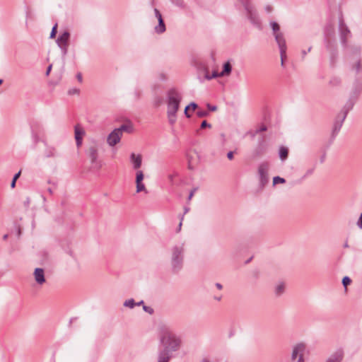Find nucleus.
<instances>
[{"label":"nucleus","instance_id":"1","mask_svg":"<svg viewBox=\"0 0 362 362\" xmlns=\"http://www.w3.org/2000/svg\"><path fill=\"white\" fill-rule=\"evenodd\" d=\"M182 339L171 331L167 326L160 327V362H168L173 354L178 351Z\"/></svg>","mask_w":362,"mask_h":362},{"label":"nucleus","instance_id":"2","mask_svg":"<svg viewBox=\"0 0 362 362\" xmlns=\"http://www.w3.org/2000/svg\"><path fill=\"white\" fill-rule=\"evenodd\" d=\"M181 100L182 96L177 90L172 88L167 92V115L171 125L174 124L177 120V112L179 110Z\"/></svg>","mask_w":362,"mask_h":362},{"label":"nucleus","instance_id":"3","mask_svg":"<svg viewBox=\"0 0 362 362\" xmlns=\"http://www.w3.org/2000/svg\"><path fill=\"white\" fill-rule=\"evenodd\" d=\"M184 244L175 245L171 250L170 264L174 272H177L182 268L184 262Z\"/></svg>","mask_w":362,"mask_h":362},{"label":"nucleus","instance_id":"4","mask_svg":"<svg viewBox=\"0 0 362 362\" xmlns=\"http://www.w3.org/2000/svg\"><path fill=\"white\" fill-rule=\"evenodd\" d=\"M362 92V80L356 78L353 82L349 94V99L344 105V107L347 110H351L354 107V104L357 101L360 94Z\"/></svg>","mask_w":362,"mask_h":362},{"label":"nucleus","instance_id":"5","mask_svg":"<svg viewBox=\"0 0 362 362\" xmlns=\"http://www.w3.org/2000/svg\"><path fill=\"white\" fill-rule=\"evenodd\" d=\"M86 153L91 164L90 170L95 172L99 171L103 165V162L98 158L97 146L95 145L90 146L88 148Z\"/></svg>","mask_w":362,"mask_h":362},{"label":"nucleus","instance_id":"6","mask_svg":"<svg viewBox=\"0 0 362 362\" xmlns=\"http://www.w3.org/2000/svg\"><path fill=\"white\" fill-rule=\"evenodd\" d=\"M305 351V345L299 343L293 346L290 362H304L303 355Z\"/></svg>","mask_w":362,"mask_h":362},{"label":"nucleus","instance_id":"7","mask_svg":"<svg viewBox=\"0 0 362 362\" xmlns=\"http://www.w3.org/2000/svg\"><path fill=\"white\" fill-rule=\"evenodd\" d=\"M360 52L361 51L359 48H355L350 62L351 69L356 74H358L362 71V63Z\"/></svg>","mask_w":362,"mask_h":362},{"label":"nucleus","instance_id":"8","mask_svg":"<svg viewBox=\"0 0 362 362\" xmlns=\"http://www.w3.org/2000/svg\"><path fill=\"white\" fill-rule=\"evenodd\" d=\"M269 165L267 162H263L259 165L258 175L261 188H263L269 182Z\"/></svg>","mask_w":362,"mask_h":362},{"label":"nucleus","instance_id":"9","mask_svg":"<svg viewBox=\"0 0 362 362\" xmlns=\"http://www.w3.org/2000/svg\"><path fill=\"white\" fill-rule=\"evenodd\" d=\"M245 9L247 11V16L250 21V22L258 28H261V22L258 17V15L256 11L253 8V7L248 3L246 2L244 4Z\"/></svg>","mask_w":362,"mask_h":362},{"label":"nucleus","instance_id":"10","mask_svg":"<svg viewBox=\"0 0 362 362\" xmlns=\"http://www.w3.org/2000/svg\"><path fill=\"white\" fill-rule=\"evenodd\" d=\"M70 37V33L68 31H64L63 33L60 34L56 42L60 49L62 50L64 55H66L68 51V45Z\"/></svg>","mask_w":362,"mask_h":362},{"label":"nucleus","instance_id":"11","mask_svg":"<svg viewBox=\"0 0 362 362\" xmlns=\"http://www.w3.org/2000/svg\"><path fill=\"white\" fill-rule=\"evenodd\" d=\"M349 111L350 110H347L346 108L343 107L341 112L337 115L334 122L332 131L333 135L337 134L340 131L342 124Z\"/></svg>","mask_w":362,"mask_h":362},{"label":"nucleus","instance_id":"12","mask_svg":"<svg viewBox=\"0 0 362 362\" xmlns=\"http://www.w3.org/2000/svg\"><path fill=\"white\" fill-rule=\"evenodd\" d=\"M276 42H277L279 47L281 65L284 66V60L286 57V45L282 33H279L276 35Z\"/></svg>","mask_w":362,"mask_h":362},{"label":"nucleus","instance_id":"13","mask_svg":"<svg viewBox=\"0 0 362 362\" xmlns=\"http://www.w3.org/2000/svg\"><path fill=\"white\" fill-rule=\"evenodd\" d=\"M144 178V173L141 170H137L136 172V193H139L141 192H144L146 194L148 193V191L145 187V185L143 183V180Z\"/></svg>","mask_w":362,"mask_h":362},{"label":"nucleus","instance_id":"14","mask_svg":"<svg viewBox=\"0 0 362 362\" xmlns=\"http://www.w3.org/2000/svg\"><path fill=\"white\" fill-rule=\"evenodd\" d=\"M339 28L340 31L341 42L344 45H346L347 43V37L350 35V30L344 24L342 18L339 19Z\"/></svg>","mask_w":362,"mask_h":362},{"label":"nucleus","instance_id":"15","mask_svg":"<svg viewBox=\"0 0 362 362\" xmlns=\"http://www.w3.org/2000/svg\"><path fill=\"white\" fill-rule=\"evenodd\" d=\"M119 129H114L107 138V143L110 146H114L118 144L122 138Z\"/></svg>","mask_w":362,"mask_h":362},{"label":"nucleus","instance_id":"16","mask_svg":"<svg viewBox=\"0 0 362 362\" xmlns=\"http://www.w3.org/2000/svg\"><path fill=\"white\" fill-rule=\"evenodd\" d=\"M344 352L342 349H339L332 353L324 362H341L344 359Z\"/></svg>","mask_w":362,"mask_h":362},{"label":"nucleus","instance_id":"17","mask_svg":"<svg viewBox=\"0 0 362 362\" xmlns=\"http://www.w3.org/2000/svg\"><path fill=\"white\" fill-rule=\"evenodd\" d=\"M129 161L134 170H136V171L139 170V169L142 165V156L141 154L132 153L129 156Z\"/></svg>","mask_w":362,"mask_h":362},{"label":"nucleus","instance_id":"18","mask_svg":"<svg viewBox=\"0 0 362 362\" xmlns=\"http://www.w3.org/2000/svg\"><path fill=\"white\" fill-rule=\"evenodd\" d=\"M34 278L37 284L42 285L45 282V272L42 268H36L34 271Z\"/></svg>","mask_w":362,"mask_h":362},{"label":"nucleus","instance_id":"19","mask_svg":"<svg viewBox=\"0 0 362 362\" xmlns=\"http://www.w3.org/2000/svg\"><path fill=\"white\" fill-rule=\"evenodd\" d=\"M75 139L77 146H79L82 144V136L85 134L83 129L78 125L75 127L74 129Z\"/></svg>","mask_w":362,"mask_h":362},{"label":"nucleus","instance_id":"20","mask_svg":"<svg viewBox=\"0 0 362 362\" xmlns=\"http://www.w3.org/2000/svg\"><path fill=\"white\" fill-rule=\"evenodd\" d=\"M46 148L44 152V155L47 158L55 157L57 156V150L54 146L47 145V143H45Z\"/></svg>","mask_w":362,"mask_h":362},{"label":"nucleus","instance_id":"21","mask_svg":"<svg viewBox=\"0 0 362 362\" xmlns=\"http://www.w3.org/2000/svg\"><path fill=\"white\" fill-rule=\"evenodd\" d=\"M279 158L281 160H285L288 158V150L284 146H281L279 151Z\"/></svg>","mask_w":362,"mask_h":362},{"label":"nucleus","instance_id":"22","mask_svg":"<svg viewBox=\"0 0 362 362\" xmlns=\"http://www.w3.org/2000/svg\"><path fill=\"white\" fill-rule=\"evenodd\" d=\"M231 70H232V66L230 64L229 62H226L223 65V71L220 73V76H228L230 74L231 72Z\"/></svg>","mask_w":362,"mask_h":362},{"label":"nucleus","instance_id":"23","mask_svg":"<svg viewBox=\"0 0 362 362\" xmlns=\"http://www.w3.org/2000/svg\"><path fill=\"white\" fill-rule=\"evenodd\" d=\"M285 289V286L283 283L278 284L275 287V294L278 296H281Z\"/></svg>","mask_w":362,"mask_h":362},{"label":"nucleus","instance_id":"24","mask_svg":"<svg viewBox=\"0 0 362 362\" xmlns=\"http://www.w3.org/2000/svg\"><path fill=\"white\" fill-rule=\"evenodd\" d=\"M123 305L124 307L129 308L132 309L136 305V303L133 298H129L128 300H126L124 302Z\"/></svg>","mask_w":362,"mask_h":362},{"label":"nucleus","instance_id":"25","mask_svg":"<svg viewBox=\"0 0 362 362\" xmlns=\"http://www.w3.org/2000/svg\"><path fill=\"white\" fill-rule=\"evenodd\" d=\"M116 129H119L121 135L122 136V134L124 132H131L132 128V127H130L129 125L122 124L119 128H117Z\"/></svg>","mask_w":362,"mask_h":362},{"label":"nucleus","instance_id":"26","mask_svg":"<svg viewBox=\"0 0 362 362\" xmlns=\"http://www.w3.org/2000/svg\"><path fill=\"white\" fill-rule=\"evenodd\" d=\"M197 155L194 153V154H190L188 156V166L189 169H194L195 166V162L192 160L193 157H196Z\"/></svg>","mask_w":362,"mask_h":362},{"label":"nucleus","instance_id":"27","mask_svg":"<svg viewBox=\"0 0 362 362\" xmlns=\"http://www.w3.org/2000/svg\"><path fill=\"white\" fill-rule=\"evenodd\" d=\"M270 25H271L273 32L274 33V36L276 37V34L280 33H279L280 27L277 23L274 22V21L271 22Z\"/></svg>","mask_w":362,"mask_h":362},{"label":"nucleus","instance_id":"28","mask_svg":"<svg viewBox=\"0 0 362 362\" xmlns=\"http://www.w3.org/2000/svg\"><path fill=\"white\" fill-rule=\"evenodd\" d=\"M329 83L332 86H338L341 84V79L339 77H333Z\"/></svg>","mask_w":362,"mask_h":362},{"label":"nucleus","instance_id":"29","mask_svg":"<svg viewBox=\"0 0 362 362\" xmlns=\"http://www.w3.org/2000/svg\"><path fill=\"white\" fill-rule=\"evenodd\" d=\"M286 182V180L283 177H281L279 176H276L273 178V185H275L278 183L284 184Z\"/></svg>","mask_w":362,"mask_h":362},{"label":"nucleus","instance_id":"30","mask_svg":"<svg viewBox=\"0 0 362 362\" xmlns=\"http://www.w3.org/2000/svg\"><path fill=\"white\" fill-rule=\"evenodd\" d=\"M20 175H21V171H19L18 173H17L16 174H15V175L13 176V180H12V181H11V187L12 188H14V187H15L16 180L18 179V177H20Z\"/></svg>","mask_w":362,"mask_h":362},{"label":"nucleus","instance_id":"31","mask_svg":"<svg viewBox=\"0 0 362 362\" xmlns=\"http://www.w3.org/2000/svg\"><path fill=\"white\" fill-rule=\"evenodd\" d=\"M209 113L206 110H199L197 112V115L199 117H207Z\"/></svg>","mask_w":362,"mask_h":362},{"label":"nucleus","instance_id":"32","mask_svg":"<svg viewBox=\"0 0 362 362\" xmlns=\"http://www.w3.org/2000/svg\"><path fill=\"white\" fill-rule=\"evenodd\" d=\"M80 93V90L76 88H71L68 90V94L70 95H78Z\"/></svg>","mask_w":362,"mask_h":362},{"label":"nucleus","instance_id":"33","mask_svg":"<svg viewBox=\"0 0 362 362\" xmlns=\"http://www.w3.org/2000/svg\"><path fill=\"white\" fill-rule=\"evenodd\" d=\"M165 31V26L161 15L160 14V33Z\"/></svg>","mask_w":362,"mask_h":362},{"label":"nucleus","instance_id":"34","mask_svg":"<svg viewBox=\"0 0 362 362\" xmlns=\"http://www.w3.org/2000/svg\"><path fill=\"white\" fill-rule=\"evenodd\" d=\"M218 76H220V73H218L217 71H214L213 73H212V75L211 76H209V75H206L205 76V78L208 80H210L211 78H216Z\"/></svg>","mask_w":362,"mask_h":362},{"label":"nucleus","instance_id":"35","mask_svg":"<svg viewBox=\"0 0 362 362\" xmlns=\"http://www.w3.org/2000/svg\"><path fill=\"white\" fill-rule=\"evenodd\" d=\"M143 310L151 315H152L154 313V310L149 306L147 305H143Z\"/></svg>","mask_w":362,"mask_h":362},{"label":"nucleus","instance_id":"36","mask_svg":"<svg viewBox=\"0 0 362 362\" xmlns=\"http://www.w3.org/2000/svg\"><path fill=\"white\" fill-rule=\"evenodd\" d=\"M351 283V279L349 276H344L342 279V284L346 288Z\"/></svg>","mask_w":362,"mask_h":362},{"label":"nucleus","instance_id":"37","mask_svg":"<svg viewBox=\"0 0 362 362\" xmlns=\"http://www.w3.org/2000/svg\"><path fill=\"white\" fill-rule=\"evenodd\" d=\"M57 24H55L52 29L50 36H49L50 38H54L55 37L56 33H57Z\"/></svg>","mask_w":362,"mask_h":362},{"label":"nucleus","instance_id":"38","mask_svg":"<svg viewBox=\"0 0 362 362\" xmlns=\"http://www.w3.org/2000/svg\"><path fill=\"white\" fill-rule=\"evenodd\" d=\"M357 226L360 228V229H362V213L361 214L358 221H357Z\"/></svg>","mask_w":362,"mask_h":362},{"label":"nucleus","instance_id":"39","mask_svg":"<svg viewBox=\"0 0 362 362\" xmlns=\"http://www.w3.org/2000/svg\"><path fill=\"white\" fill-rule=\"evenodd\" d=\"M205 127H211V125L209 124L206 120H204L201 124V128H205Z\"/></svg>","mask_w":362,"mask_h":362},{"label":"nucleus","instance_id":"40","mask_svg":"<svg viewBox=\"0 0 362 362\" xmlns=\"http://www.w3.org/2000/svg\"><path fill=\"white\" fill-rule=\"evenodd\" d=\"M189 106L187 105L185 107V110H184L185 115L187 118L191 117V115L189 113Z\"/></svg>","mask_w":362,"mask_h":362},{"label":"nucleus","instance_id":"41","mask_svg":"<svg viewBox=\"0 0 362 362\" xmlns=\"http://www.w3.org/2000/svg\"><path fill=\"white\" fill-rule=\"evenodd\" d=\"M188 106H189V108H192V110H195L197 107H198V105L196 103L194 102H192L190 103Z\"/></svg>","mask_w":362,"mask_h":362},{"label":"nucleus","instance_id":"42","mask_svg":"<svg viewBox=\"0 0 362 362\" xmlns=\"http://www.w3.org/2000/svg\"><path fill=\"white\" fill-rule=\"evenodd\" d=\"M208 109L210 110V111H216L217 110V107L216 105H211L210 104H207L206 105Z\"/></svg>","mask_w":362,"mask_h":362},{"label":"nucleus","instance_id":"43","mask_svg":"<svg viewBox=\"0 0 362 362\" xmlns=\"http://www.w3.org/2000/svg\"><path fill=\"white\" fill-rule=\"evenodd\" d=\"M267 130V127L265 125H262L259 129L256 130V134H258L261 132H264Z\"/></svg>","mask_w":362,"mask_h":362},{"label":"nucleus","instance_id":"44","mask_svg":"<svg viewBox=\"0 0 362 362\" xmlns=\"http://www.w3.org/2000/svg\"><path fill=\"white\" fill-rule=\"evenodd\" d=\"M30 198H29V197H27V198L25 199V200L24 201L23 204H24V206H25V207H27V208H28V207L29 206V205H30Z\"/></svg>","mask_w":362,"mask_h":362},{"label":"nucleus","instance_id":"45","mask_svg":"<svg viewBox=\"0 0 362 362\" xmlns=\"http://www.w3.org/2000/svg\"><path fill=\"white\" fill-rule=\"evenodd\" d=\"M197 189L196 188H194L193 189L191 190L189 196H188V200H190L192 199V197H193L194 192H196Z\"/></svg>","mask_w":362,"mask_h":362},{"label":"nucleus","instance_id":"46","mask_svg":"<svg viewBox=\"0 0 362 362\" xmlns=\"http://www.w3.org/2000/svg\"><path fill=\"white\" fill-rule=\"evenodd\" d=\"M76 78L80 83H81L83 81L82 74L81 73H78L76 74Z\"/></svg>","mask_w":362,"mask_h":362},{"label":"nucleus","instance_id":"47","mask_svg":"<svg viewBox=\"0 0 362 362\" xmlns=\"http://www.w3.org/2000/svg\"><path fill=\"white\" fill-rule=\"evenodd\" d=\"M227 158L229 159V160H232L233 158V151H229L228 153H227Z\"/></svg>","mask_w":362,"mask_h":362},{"label":"nucleus","instance_id":"48","mask_svg":"<svg viewBox=\"0 0 362 362\" xmlns=\"http://www.w3.org/2000/svg\"><path fill=\"white\" fill-rule=\"evenodd\" d=\"M265 11L268 13H270L272 11V8L270 6H267L265 7Z\"/></svg>","mask_w":362,"mask_h":362},{"label":"nucleus","instance_id":"49","mask_svg":"<svg viewBox=\"0 0 362 362\" xmlns=\"http://www.w3.org/2000/svg\"><path fill=\"white\" fill-rule=\"evenodd\" d=\"M182 220H183V216H182V217H181V220H180V223H179V225H178V229H177V232H179V231L181 230V226H182Z\"/></svg>","mask_w":362,"mask_h":362},{"label":"nucleus","instance_id":"50","mask_svg":"<svg viewBox=\"0 0 362 362\" xmlns=\"http://www.w3.org/2000/svg\"><path fill=\"white\" fill-rule=\"evenodd\" d=\"M215 286H216V287L218 290H221V289H222V288H223L222 285H221V284H219V283H216V284H215Z\"/></svg>","mask_w":362,"mask_h":362},{"label":"nucleus","instance_id":"51","mask_svg":"<svg viewBox=\"0 0 362 362\" xmlns=\"http://www.w3.org/2000/svg\"><path fill=\"white\" fill-rule=\"evenodd\" d=\"M52 65H49V66L47 67V71H46V75H47V76L49 74V72H50V71H51V69H52Z\"/></svg>","mask_w":362,"mask_h":362},{"label":"nucleus","instance_id":"52","mask_svg":"<svg viewBox=\"0 0 362 362\" xmlns=\"http://www.w3.org/2000/svg\"><path fill=\"white\" fill-rule=\"evenodd\" d=\"M154 12L156 17L158 19V9L157 8H154Z\"/></svg>","mask_w":362,"mask_h":362},{"label":"nucleus","instance_id":"53","mask_svg":"<svg viewBox=\"0 0 362 362\" xmlns=\"http://www.w3.org/2000/svg\"><path fill=\"white\" fill-rule=\"evenodd\" d=\"M221 139L223 140V142L225 143L226 141V136L224 134H221Z\"/></svg>","mask_w":362,"mask_h":362},{"label":"nucleus","instance_id":"54","mask_svg":"<svg viewBox=\"0 0 362 362\" xmlns=\"http://www.w3.org/2000/svg\"><path fill=\"white\" fill-rule=\"evenodd\" d=\"M144 305V300H141V301H139V302H138V303H136V305L139 306V305Z\"/></svg>","mask_w":362,"mask_h":362},{"label":"nucleus","instance_id":"55","mask_svg":"<svg viewBox=\"0 0 362 362\" xmlns=\"http://www.w3.org/2000/svg\"><path fill=\"white\" fill-rule=\"evenodd\" d=\"M334 32V26L331 25L330 27V31L327 32V34H331Z\"/></svg>","mask_w":362,"mask_h":362},{"label":"nucleus","instance_id":"56","mask_svg":"<svg viewBox=\"0 0 362 362\" xmlns=\"http://www.w3.org/2000/svg\"><path fill=\"white\" fill-rule=\"evenodd\" d=\"M167 78L164 74H160V79L165 80Z\"/></svg>","mask_w":362,"mask_h":362},{"label":"nucleus","instance_id":"57","mask_svg":"<svg viewBox=\"0 0 362 362\" xmlns=\"http://www.w3.org/2000/svg\"><path fill=\"white\" fill-rule=\"evenodd\" d=\"M313 172V169L308 170L306 173V175L312 174Z\"/></svg>","mask_w":362,"mask_h":362},{"label":"nucleus","instance_id":"58","mask_svg":"<svg viewBox=\"0 0 362 362\" xmlns=\"http://www.w3.org/2000/svg\"><path fill=\"white\" fill-rule=\"evenodd\" d=\"M47 192L50 194H53V189L52 188H48L47 189Z\"/></svg>","mask_w":362,"mask_h":362},{"label":"nucleus","instance_id":"59","mask_svg":"<svg viewBox=\"0 0 362 362\" xmlns=\"http://www.w3.org/2000/svg\"><path fill=\"white\" fill-rule=\"evenodd\" d=\"M201 362H210V361L206 358H203Z\"/></svg>","mask_w":362,"mask_h":362},{"label":"nucleus","instance_id":"60","mask_svg":"<svg viewBox=\"0 0 362 362\" xmlns=\"http://www.w3.org/2000/svg\"><path fill=\"white\" fill-rule=\"evenodd\" d=\"M214 298L219 301L221 299V296H217V297H215Z\"/></svg>","mask_w":362,"mask_h":362},{"label":"nucleus","instance_id":"61","mask_svg":"<svg viewBox=\"0 0 362 362\" xmlns=\"http://www.w3.org/2000/svg\"><path fill=\"white\" fill-rule=\"evenodd\" d=\"M7 238H8V235H7V234H6V235H4L3 236V239H4V240H6Z\"/></svg>","mask_w":362,"mask_h":362},{"label":"nucleus","instance_id":"62","mask_svg":"<svg viewBox=\"0 0 362 362\" xmlns=\"http://www.w3.org/2000/svg\"><path fill=\"white\" fill-rule=\"evenodd\" d=\"M155 30L156 32L158 33V25L155 26Z\"/></svg>","mask_w":362,"mask_h":362},{"label":"nucleus","instance_id":"63","mask_svg":"<svg viewBox=\"0 0 362 362\" xmlns=\"http://www.w3.org/2000/svg\"><path fill=\"white\" fill-rule=\"evenodd\" d=\"M188 211H189V208L185 207V214L187 213V212H188Z\"/></svg>","mask_w":362,"mask_h":362},{"label":"nucleus","instance_id":"64","mask_svg":"<svg viewBox=\"0 0 362 362\" xmlns=\"http://www.w3.org/2000/svg\"><path fill=\"white\" fill-rule=\"evenodd\" d=\"M348 246H349V245H348V243H346L344 244V247H348Z\"/></svg>","mask_w":362,"mask_h":362}]
</instances>
